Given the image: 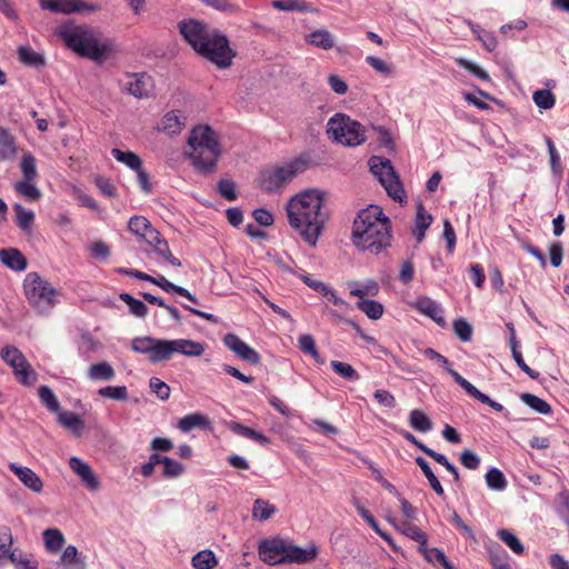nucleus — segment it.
Instances as JSON below:
<instances>
[{"mask_svg":"<svg viewBox=\"0 0 569 569\" xmlns=\"http://www.w3.org/2000/svg\"><path fill=\"white\" fill-rule=\"evenodd\" d=\"M325 197L320 189H307L291 197L286 206L289 226L311 247H316L329 219Z\"/></svg>","mask_w":569,"mask_h":569,"instance_id":"1","label":"nucleus"},{"mask_svg":"<svg viewBox=\"0 0 569 569\" xmlns=\"http://www.w3.org/2000/svg\"><path fill=\"white\" fill-rule=\"evenodd\" d=\"M179 31L197 53L219 69H226L232 64L236 53L224 34L211 30L208 24L196 19L180 21Z\"/></svg>","mask_w":569,"mask_h":569,"instance_id":"2","label":"nucleus"},{"mask_svg":"<svg viewBox=\"0 0 569 569\" xmlns=\"http://www.w3.org/2000/svg\"><path fill=\"white\" fill-rule=\"evenodd\" d=\"M390 219L379 206L370 204L357 214L352 226V242L362 251L378 254L391 244Z\"/></svg>","mask_w":569,"mask_h":569,"instance_id":"3","label":"nucleus"},{"mask_svg":"<svg viewBox=\"0 0 569 569\" xmlns=\"http://www.w3.org/2000/svg\"><path fill=\"white\" fill-rule=\"evenodd\" d=\"M58 36L69 49L93 61H103L114 50L112 40L98 38L87 26L66 23L59 28Z\"/></svg>","mask_w":569,"mask_h":569,"instance_id":"4","label":"nucleus"},{"mask_svg":"<svg viewBox=\"0 0 569 569\" xmlns=\"http://www.w3.org/2000/svg\"><path fill=\"white\" fill-rule=\"evenodd\" d=\"M188 144L191 149L188 156L192 164L203 173L212 172L221 154V146L212 128L194 127L188 137Z\"/></svg>","mask_w":569,"mask_h":569,"instance_id":"5","label":"nucleus"},{"mask_svg":"<svg viewBox=\"0 0 569 569\" xmlns=\"http://www.w3.org/2000/svg\"><path fill=\"white\" fill-rule=\"evenodd\" d=\"M24 295L29 303L41 315L49 313L58 303V291L37 272L26 276Z\"/></svg>","mask_w":569,"mask_h":569,"instance_id":"6","label":"nucleus"},{"mask_svg":"<svg viewBox=\"0 0 569 569\" xmlns=\"http://www.w3.org/2000/svg\"><path fill=\"white\" fill-rule=\"evenodd\" d=\"M327 133L337 143L357 147L367 139L365 127L345 113H336L328 120Z\"/></svg>","mask_w":569,"mask_h":569,"instance_id":"7","label":"nucleus"},{"mask_svg":"<svg viewBox=\"0 0 569 569\" xmlns=\"http://www.w3.org/2000/svg\"><path fill=\"white\" fill-rule=\"evenodd\" d=\"M307 168V161L297 158L283 166L266 169L261 172L260 186L267 192H276Z\"/></svg>","mask_w":569,"mask_h":569,"instance_id":"8","label":"nucleus"},{"mask_svg":"<svg viewBox=\"0 0 569 569\" xmlns=\"http://www.w3.org/2000/svg\"><path fill=\"white\" fill-rule=\"evenodd\" d=\"M369 166L370 171L378 178L388 196L393 200L403 202L406 199V192L391 161L386 158L373 156L369 160Z\"/></svg>","mask_w":569,"mask_h":569,"instance_id":"9","label":"nucleus"},{"mask_svg":"<svg viewBox=\"0 0 569 569\" xmlns=\"http://www.w3.org/2000/svg\"><path fill=\"white\" fill-rule=\"evenodd\" d=\"M0 355L2 360L12 367L17 380L21 385L32 386L37 381V373L17 347L6 346Z\"/></svg>","mask_w":569,"mask_h":569,"instance_id":"10","label":"nucleus"},{"mask_svg":"<svg viewBox=\"0 0 569 569\" xmlns=\"http://www.w3.org/2000/svg\"><path fill=\"white\" fill-rule=\"evenodd\" d=\"M288 539L272 537L262 539L258 545L259 558L267 565H287Z\"/></svg>","mask_w":569,"mask_h":569,"instance_id":"11","label":"nucleus"},{"mask_svg":"<svg viewBox=\"0 0 569 569\" xmlns=\"http://www.w3.org/2000/svg\"><path fill=\"white\" fill-rule=\"evenodd\" d=\"M204 352V346L201 342L190 339H173L163 342L164 361L172 358L174 353L187 357H200Z\"/></svg>","mask_w":569,"mask_h":569,"instance_id":"12","label":"nucleus"},{"mask_svg":"<svg viewBox=\"0 0 569 569\" xmlns=\"http://www.w3.org/2000/svg\"><path fill=\"white\" fill-rule=\"evenodd\" d=\"M164 339H157L152 337H137L131 341V348L137 353L148 355L152 363L164 361L163 353Z\"/></svg>","mask_w":569,"mask_h":569,"instance_id":"13","label":"nucleus"},{"mask_svg":"<svg viewBox=\"0 0 569 569\" xmlns=\"http://www.w3.org/2000/svg\"><path fill=\"white\" fill-rule=\"evenodd\" d=\"M119 84L122 91L138 99L147 98L151 89L150 77L144 73L127 74L119 80Z\"/></svg>","mask_w":569,"mask_h":569,"instance_id":"14","label":"nucleus"},{"mask_svg":"<svg viewBox=\"0 0 569 569\" xmlns=\"http://www.w3.org/2000/svg\"><path fill=\"white\" fill-rule=\"evenodd\" d=\"M40 7L54 13H73L97 10L96 4H87L83 0H39Z\"/></svg>","mask_w":569,"mask_h":569,"instance_id":"15","label":"nucleus"},{"mask_svg":"<svg viewBox=\"0 0 569 569\" xmlns=\"http://www.w3.org/2000/svg\"><path fill=\"white\" fill-rule=\"evenodd\" d=\"M69 466L89 490L96 491L99 489L100 481L89 463L78 457H71Z\"/></svg>","mask_w":569,"mask_h":569,"instance_id":"16","label":"nucleus"},{"mask_svg":"<svg viewBox=\"0 0 569 569\" xmlns=\"http://www.w3.org/2000/svg\"><path fill=\"white\" fill-rule=\"evenodd\" d=\"M319 553V548L311 542L307 547L301 548L292 541H288L287 563H309L312 562Z\"/></svg>","mask_w":569,"mask_h":569,"instance_id":"17","label":"nucleus"},{"mask_svg":"<svg viewBox=\"0 0 569 569\" xmlns=\"http://www.w3.org/2000/svg\"><path fill=\"white\" fill-rule=\"evenodd\" d=\"M413 306L420 313L431 318L440 327L446 326L443 309L437 301L427 296H421L416 300Z\"/></svg>","mask_w":569,"mask_h":569,"instance_id":"18","label":"nucleus"},{"mask_svg":"<svg viewBox=\"0 0 569 569\" xmlns=\"http://www.w3.org/2000/svg\"><path fill=\"white\" fill-rule=\"evenodd\" d=\"M453 380L472 398L477 399L481 403L488 405L493 410L501 412L503 411V406L495 400H492L489 396L478 390L471 382H469L466 378H463L459 372L452 373Z\"/></svg>","mask_w":569,"mask_h":569,"instance_id":"19","label":"nucleus"},{"mask_svg":"<svg viewBox=\"0 0 569 569\" xmlns=\"http://www.w3.org/2000/svg\"><path fill=\"white\" fill-rule=\"evenodd\" d=\"M9 469L18 477V479L33 492H41L43 482L40 477L30 468L19 466L14 462L9 465Z\"/></svg>","mask_w":569,"mask_h":569,"instance_id":"20","label":"nucleus"},{"mask_svg":"<svg viewBox=\"0 0 569 569\" xmlns=\"http://www.w3.org/2000/svg\"><path fill=\"white\" fill-rule=\"evenodd\" d=\"M0 261L14 271H23L28 266L26 257L16 248L1 249Z\"/></svg>","mask_w":569,"mask_h":569,"instance_id":"21","label":"nucleus"},{"mask_svg":"<svg viewBox=\"0 0 569 569\" xmlns=\"http://www.w3.org/2000/svg\"><path fill=\"white\" fill-rule=\"evenodd\" d=\"M432 223V216L428 213L422 204V202H418L417 212L415 219V229L412 231L413 237L417 242H422L426 237V231Z\"/></svg>","mask_w":569,"mask_h":569,"instance_id":"22","label":"nucleus"},{"mask_svg":"<svg viewBox=\"0 0 569 569\" xmlns=\"http://www.w3.org/2000/svg\"><path fill=\"white\" fill-rule=\"evenodd\" d=\"M228 429L231 432H233L234 435L257 441L261 446H268L271 442L270 438H268L267 436H264L261 432H258L240 422H236V421L229 422Z\"/></svg>","mask_w":569,"mask_h":569,"instance_id":"23","label":"nucleus"},{"mask_svg":"<svg viewBox=\"0 0 569 569\" xmlns=\"http://www.w3.org/2000/svg\"><path fill=\"white\" fill-rule=\"evenodd\" d=\"M305 41L322 50H330L335 47V37L327 29H317L307 34Z\"/></svg>","mask_w":569,"mask_h":569,"instance_id":"24","label":"nucleus"},{"mask_svg":"<svg viewBox=\"0 0 569 569\" xmlns=\"http://www.w3.org/2000/svg\"><path fill=\"white\" fill-rule=\"evenodd\" d=\"M17 156V144L14 137L8 129L0 126V159L12 160Z\"/></svg>","mask_w":569,"mask_h":569,"instance_id":"25","label":"nucleus"},{"mask_svg":"<svg viewBox=\"0 0 569 569\" xmlns=\"http://www.w3.org/2000/svg\"><path fill=\"white\" fill-rule=\"evenodd\" d=\"M114 376V369L107 361L93 363L88 369V378L92 381H110Z\"/></svg>","mask_w":569,"mask_h":569,"instance_id":"26","label":"nucleus"},{"mask_svg":"<svg viewBox=\"0 0 569 569\" xmlns=\"http://www.w3.org/2000/svg\"><path fill=\"white\" fill-rule=\"evenodd\" d=\"M209 427V419L206 416L198 412L182 417L178 423V428L182 432H189L194 428L207 429Z\"/></svg>","mask_w":569,"mask_h":569,"instance_id":"27","label":"nucleus"},{"mask_svg":"<svg viewBox=\"0 0 569 569\" xmlns=\"http://www.w3.org/2000/svg\"><path fill=\"white\" fill-rule=\"evenodd\" d=\"M467 24L487 51L492 52L497 48L498 40L492 32L485 30L479 24L473 23L470 20L467 21Z\"/></svg>","mask_w":569,"mask_h":569,"instance_id":"28","label":"nucleus"},{"mask_svg":"<svg viewBox=\"0 0 569 569\" xmlns=\"http://www.w3.org/2000/svg\"><path fill=\"white\" fill-rule=\"evenodd\" d=\"M272 8L279 11H297V12H313L315 8L311 3L303 0H273Z\"/></svg>","mask_w":569,"mask_h":569,"instance_id":"29","label":"nucleus"},{"mask_svg":"<svg viewBox=\"0 0 569 569\" xmlns=\"http://www.w3.org/2000/svg\"><path fill=\"white\" fill-rule=\"evenodd\" d=\"M277 512L274 505L268 500L258 498L253 502L252 507V519L257 521H267Z\"/></svg>","mask_w":569,"mask_h":569,"instance_id":"30","label":"nucleus"},{"mask_svg":"<svg viewBox=\"0 0 569 569\" xmlns=\"http://www.w3.org/2000/svg\"><path fill=\"white\" fill-rule=\"evenodd\" d=\"M409 423L415 430L426 433L432 430L431 419L420 409H413L409 413Z\"/></svg>","mask_w":569,"mask_h":569,"instance_id":"31","label":"nucleus"},{"mask_svg":"<svg viewBox=\"0 0 569 569\" xmlns=\"http://www.w3.org/2000/svg\"><path fill=\"white\" fill-rule=\"evenodd\" d=\"M349 286L351 287L350 295L357 297L359 300L366 299V296H376L379 292L378 282L372 279L366 281L363 284L353 281L350 282Z\"/></svg>","mask_w":569,"mask_h":569,"instance_id":"32","label":"nucleus"},{"mask_svg":"<svg viewBox=\"0 0 569 569\" xmlns=\"http://www.w3.org/2000/svg\"><path fill=\"white\" fill-rule=\"evenodd\" d=\"M356 307L371 320L380 319L385 311V307L382 303L370 299L358 300L356 302Z\"/></svg>","mask_w":569,"mask_h":569,"instance_id":"33","label":"nucleus"},{"mask_svg":"<svg viewBox=\"0 0 569 569\" xmlns=\"http://www.w3.org/2000/svg\"><path fill=\"white\" fill-rule=\"evenodd\" d=\"M57 415H58L59 423H61L63 427L72 430L74 433L79 435L83 430L84 422L80 418L79 415H77L72 411H61V410Z\"/></svg>","mask_w":569,"mask_h":569,"instance_id":"34","label":"nucleus"},{"mask_svg":"<svg viewBox=\"0 0 569 569\" xmlns=\"http://www.w3.org/2000/svg\"><path fill=\"white\" fill-rule=\"evenodd\" d=\"M520 400L525 405H527L530 409H532L533 411H536L540 415L548 416L552 412V408L547 401H545L543 399H541L532 393H529V392L521 393Z\"/></svg>","mask_w":569,"mask_h":569,"instance_id":"35","label":"nucleus"},{"mask_svg":"<svg viewBox=\"0 0 569 569\" xmlns=\"http://www.w3.org/2000/svg\"><path fill=\"white\" fill-rule=\"evenodd\" d=\"M43 540L46 549L49 552H57L64 543V536L61 530L57 528H49L43 531Z\"/></svg>","mask_w":569,"mask_h":569,"instance_id":"36","label":"nucleus"},{"mask_svg":"<svg viewBox=\"0 0 569 569\" xmlns=\"http://www.w3.org/2000/svg\"><path fill=\"white\" fill-rule=\"evenodd\" d=\"M415 462L419 466L421 471L423 472L425 477L427 478L430 487L438 496H443L445 490L438 480L437 476L433 473L432 469L430 468L428 461L422 457H416Z\"/></svg>","mask_w":569,"mask_h":569,"instance_id":"37","label":"nucleus"},{"mask_svg":"<svg viewBox=\"0 0 569 569\" xmlns=\"http://www.w3.org/2000/svg\"><path fill=\"white\" fill-rule=\"evenodd\" d=\"M486 485L489 489L495 491H503L508 481L503 475V472L498 468H490L485 476Z\"/></svg>","mask_w":569,"mask_h":569,"instance_id":"38","label":"nucleus"},{"mask_svg":"<svg viewBox=\"0 0 569 569\" xmlns=\"http://www.w3.org/2000/svg\"><path fill=\"white\" fill-rule=\"evenodd\" d=\"M111 154L117 161L124 163L134 171L142 167L141 158L132 151H122L118 148H113L111 150Z\"/></svg>","mask_w":569,"mask_h":569,"instance_id":"39","label":"nucleus"},{"mask_svg":"<svg viewBox=\"0 0 569 569\" xmlns=\"http://www.w3.org/2000/svg\"><path fill=\"white\" fill-rule=\"evenodd\" d=\"M119 299L129 307V310L133 316L138 318H144L148 315L149 309L146 303L139 299H136L130 293L122 292L119 295Z\"/></svg>","mask_w":569,"mask_h":569,"instance_id":"40","label":"nucleus"},{"mask_svg":"<svg viewBox=\"0 0 569 569\" xmlns=\"http://www.w3.org/2000/svg\"><path fill=\"white\" fill-rule=\"evenodd\" d=\"M36 180H21L14 184V189L18 193L24 197L29 201H37L41 197L40 190L36 186Z\"/></svg>","mask_w":569,"mask_h":569,"instance_id":"41","label":"nucleus"},{"mask_svg":"<svg viewBox=\"0 0 569 569\" xmlns=\"http://www.w3.org/2000/svg\"><path fill=\"white\" fill-rule=\"evenodd\" d=\"M13 210L17 218L18 227L23 231H29L34 221V213L26 209L22 204L16 203Z\"/></svg>","mask_w":569,"mask_h":569,"instance_id":"42","label":"nucleus"},{"mask_svg":"<svg viewBox=\"0 0 569 569\" xmlns=\"http://www.w3.org/2000/svg\"><path fill=\"white\" fill-rule=\"evenodd\" d=\"M194 569H212L217 565V559L211 550H202L196 553L191 559Z\"/></svg>","mask_w":569,"mask_h":569,"instance_id":"43","label":"nucleus"},{"mask_svg":"<svg viewBox=\"0 0 569 569\" xmlns=\"http://www.w3.org/2000/svg\"><path fill=\"white\" fill-rule=\"evenodd\" d=\"M38 395H39L41 403L49 411L58 413L61 410L60 403L50 387L41 386L38 390Z\"/></svg>","mask_w":569,"mask_h":569,"instance_id":"44","label":"nucleus"},{"mask_svg":"<svg viewBox=\"0 0 569 569\" xmlns=\"http://www.w3.org/2000/svg\"><path fill=\"white\" fill-rule=\"evenodd\" d=\"M497 537L508 546L516 555H522L525 547L518 537L508 529H500L497 531Z\"/></svg>","mask_w":569,"mask_h":569,"instance_id":"45","label":"nucleus"},{"mask_svg":"<svg viewBox=\"0 0 569 569\" xmlns=\"http://www.w3.org/2000/svg\"><path fill=\"white\" fill-rule=\"evenodd\" d=\"M330 366L338 376L346 380L358 381L360 379L359 373L350 363L332 360Z\"/></svg>","mask_w":569,"mask_h":569,"instance_id":"46","label":"nucleus"},{"mask_svg":"<svg viewBox=\"0 0 569 569\" xmlns=\"http://www.w3.org/2000/svg\"><path fill=\"white\" fill-rule=\"evenodd\" d=\"M80 563H86V562L83 559H81L79 557L77 547L70 545L63 550L60 559L57 562H54L53 565H60L61 567L66 568V567H73V566L80 565Z\"/></svg>","mask_w":569,"mask_h":569,"instance_id":"47","label":"nucleus"},{"mask_svg":"<svg viewBox=\"0 0 569 569\" xmlns=\"http://www.w3.org/2000/svg\"><path fill=\"white\" fill-rule=\"evenodd\" d=\"M19 58L24 64L30 67L39 68L46 64L44 58L30 47H21L19 49Z\"/></svg>","mask_w":569,"mask_h":569,"instance_id":"48","label":"nucleus"},{"mask_svg":"<svg viewBox=\"0 0 569 569\" xmlns=\"http://www.w3.org/2000/svg\"><path fill=\"white\" fill-rule=\"evenodd\" d=\"M161 124L163 131L170 136L180 133L183 126L180 117L174 111L167 112L162 118Z\"/></svg>","mask_w":569,"mask_h":569,"instance_id":"49","label":"nucleus"},{"mask_svg":"<svg viewBox=\"0 0 569 569\" xmlns=\"http://www.w3.org/2000/svg\"><path fill=\"white\" fill-rule=\"evenodd\" d=\"M128 228L139 239H142L143 234L148 233L149 229H152V226L147 218L142 216H133L128 222Z\"/></svg>","mask_w":569,"mask_h":569,"instance_id":"50","label":"nucleus"},{"mask_svg":"<svg viewBox=\"0 0 569 569\" xmlns=\"http://www.w3.org/2000/svg\"><path fill=\"white\" fill-rule=\"evenodd\" d=\"M532 100L536 106L543 110L551 109L556 103L555 94L549 89H540L533 92Z\"/></svg>","mask_w":569,"mask_h":569,"instance_id":"51","label":"nucleus"},{"mask_svg":"<svg viewBox=\"0 0 569 569\" xmlns=\"http://www.w3.org/2000/svg\"><path fill=\"white\" fill-rule=\"evenodd\" d=\"M399 530L408 538L417 541L419 546H425L428 543L427 535L417 526L411 525L409 522H402L399 527Z\"/></svg>","mask_w":569,"mask_h":569,"instance_id":"52","label":"nucleus"},{"mask_svg":"<svg viewBox=\"0 0 569 569\" xmlns=\"http://www.w3.org/2000/svg\"><path fill=\"white\" fill-rule=\"evenodd\" d=\"M23 180H37L38 171L36 166V158L30 153L23 154L20 163Z\"/></svg>","mask_w":569,"mask_h":569,"instance_id":"53","label":"nucleus"},{"mask_svg":"<svg viewBox=\"0 0 569 569\" xmlns=\"http://www.w3.org/2000/svg\"><path fill=\"white\" fill-rule=\"evenodd\" d=\"M98 395L104 398L124 401L128 399V389L126 386H107L100 388Z\"/></svg>","mask_w":569,"mask_h":569,"instance_id":"54","label":"nucleus"},{"mask_svg":"<svg viewBox=\"0 0 569 569\" xmlns=\"http://www.w3.org/2000/svg\"><path fill=\"white\" fill-rule=\"evenodd\" d=\"M453 331L456 336L462 341L468 342L472 338V327L463 318H458L453 321Z\"/></svg>","mask_w":569,"mask_h":569,"instance_id":"55","label":"nucleus"},{"mask_svg":"<svg viewBox=\"0 0 569 569\" xmlns=\"http://www.w3.org/2000/svg\"><path fill=\"white\" fill-rule=\"evenodd\" d=\"M184 471V466L169 457L163 460V472L164 478H177Z\"/></svg>","mask_w":569,"mask_h":569,"instance_id":"56","label":"nucleus"},{"mask_svg":"<svg viewBox=\"0 0 569 569\" xmlns=\"http://www.w3.org/2000/svg\"><path fill=\"white\" fill-rule=\"evenodd\" d=\"M545 142L547 144L548 152L550 156L551 170L555 174H560L562 171V168H561V163H560V156L556 149V146H555L553 141L551 140V138L548 136H545Z\"/></svg>","mask_w":569,"mask_h":569,"instance_id":"57","label":"nucleus"},{"mask_svg":"<svg viewBox=\"0 0 569 569\" xmlns=\"http://www.w3.org/2000/svg\"><path fill=\"white\" fill-rule=\"evenodd\" d=\"M153 251L173 267L181 266V261L171 253L169 244L166 239H163L159 244H157L153 248Z\"/></svg>","mask_w":569,"mask_h":569,"instance_id":"58","label":"nucleus"},{"mask_svg":"<svg viewBox=\"0 0 569 569\" xmlns=\"http://www.w3.org/2000/svg\"><path fill=\"white\" fill-rule=\"evenodd\" d=\"M218 191L228 201L237 199L236 183L229 179H221L217 184Z\"/></svg>","mask_w":569,"mask_h":569,"instance_id":"59","label":"nucleus"},{"mask_svg":"<svg viewBox=\"0 0 569 569\" xmlns=\"http://www.w3.org/2000/svg\"><path fill=\"white\" fill-rule=\"evenodd\" d=\"M149 387L152 392L161 400H167L170 397V387L157 377H152L149 380Z\"/></svg>","mask_w":569,"mask_h":569,"instance_id":"60","label":"nucleus"},{"mask_svg":"<svg viewBox=\"0 0 569 569\" xmlns=\"http://www.w3.org/2000/svg\"><path fill=\"white\" fill-rule=\"evenodd\" d=\"M365 462L372 471L375 480L378 481L391 495H393L395 497H399V491L397 490V488L382 476L381 471L371 461L366 460Z\"/></svg>","mask_w":569,"mask_h":569,"instance_id":"61","label":"nucleus"},{"mask_svg":"<svg viewBox=\"0 0 569 569\" xmlns=\"http://www.w3.org/2000/svg\"><path fill=\"white\" fill-rule=\"evenodd\" d=\"M366 62L377 72L385 76H391L393 73V67L378 57L368 56L366 57Z\"/></svg>","mask_w":569,"mask_h":569,"instance_id":"62","label":"nucleus"},{"mask_svg":"<svg viewBox=\"0 0 569 569\" xmlns=\"http://www.w3.org/2000/svg\"><path fill=\"white\" fill-rule=\"evenodd\" d=\"M457 63L466 69L467 71H469L470 73H472L475 77L483 80V81H488L490 79L488 72L486 70H483L481 67L475 64L473 62L471 61H468L463 58H460L457 60Z\"/></svg>","mask_w":569,"mask_h":569,"instance_id":"63","label":"nucleus"},{"mask_svg":"<svg viewBox=\"0 0 569 569\" xmlns=\"http://www.w3.org/2000/svg\"><path fill=\"white\" fill-rule=\"evenodd\" d=\"M375 400L385 408L393 409L397 406L395 396L385 389H377L373 392Z\"/></svg>","mask_w":569,"mask_h":569,"instance_id":"64","label":"nucleus"}]
</instances>
